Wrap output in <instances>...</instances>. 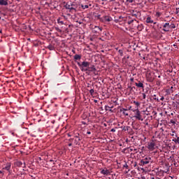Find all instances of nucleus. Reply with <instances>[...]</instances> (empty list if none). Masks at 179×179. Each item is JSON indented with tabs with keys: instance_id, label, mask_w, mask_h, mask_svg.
<instances>
[{
	"instance_id": "nucleus-1",
	"label": "nucleus",
	"mask_w": 179,
	"mask_h": 179,
	"mask_svg": "<svg viewBox=\"0 0 179 179\" xmlns=\"http://www.w3.org/2000/svg\"><path fill=\"white\" fill-rule=\"evenodd\" d=\"M78 66L80 68L82 72H86L85 70L83 69H86L90 66V62H83L82 64L80 62H77Z\"/></svg>"
},
{
	"instance_id": "nucleus-2",
	"label": "nucleus",
	"mask_w": 179,
	"mask_h": 179,
	"mask_svg": "<svg viewBox=\"0 0 179 179\" xmlns=\"http://www.w3.org/2000/svg\"><path fill=\"white\" fill-rule=\"evenodd\" d=\"M134 113V118H136V120H138L139 121H143V118L142 117V115H141V111H139V109L135 110Z\"/></svg>"
},
{
	"instance_id": "nucleus-3",
	"label": "nucleus",
	"mask_w": 179,
	"mask_h": 179,
	"mask_svg": "<svg viewBox=\"0 0 179 179\" xmlns=\"http://www.w3.org/2000/svg\"><path fill=\"white\" fill-rule=\"evenodd\" d=\"M174 92H176V87L174 86H171V87H169V88L166 90L167 95H170L172 93H174Z\"/></svg>"
},
{
	"instance_id": "nucleus-4",
	"label": "nucleus",
	"mask_w": 179,
	"mask_h": 179,
	"mask_svg": "<svg viewBox=\"0 0 179 179\" xmlns=\"http://www.w3.org/2000/svg\"><path fill=\"white\" fill-rule=\"evenodd\" d=\"M83 71H85V72L87 71L88 72H96V69L94 65H92L91 67H90L89 66L88 68H87L86 69H83Z\"/></svg>"
},
{
	"instance_id": "nucleus-5",
	"label": "nucleus",
	"mask_w": 179,
	"mask_h": 179,
	"mask_svg": "<svg viewBox=\"0 0 179 179\" xmlns=\"http://www.w3.org/2000/svg\"><path fill=\"white\" fill-rule=\"evenodd\" d=\"M155 146H156V144L155 143V141H152L150 143H148V148L150 150H155Z\"/></svg>"
},
{
	"instance_id": "nucleus-6",
	"label": "nucleus",
	"mask_w": 179,
	"mask_h": 179,
	"mask_svg": "<svg viewBox=\"0 0 179 179\" xmlns=\"http://www.w3.org/2000/svg\"><path fill=\"white\" fill-rule=\"evenodd\" d=\"M163 31H170V23L166 22L163 26Z\"/></svg>"
},
{
	"instance_id": "nucleus-7",
	"label": "nucleus",
	"mask_w": 179,
	"mask_h": 179,
	"mask_svg": "<svg viewBox=\"0 0 179 179\" xmlns=\"http://www.w3.org/2000/svg\"><path fill=\"white\" fill-rule=\"evenodd\" d=\"M15 166L17 167H26V163L24 162V164L20 161H17L15 162Z\"/></svg>"
},
{
	"instance_id": "nucleus-8",
	"label": "nucleus",
	"mask_w": 179,
	"mask_h": 179,
	"mask_svg": "<svg viewBox=\"0 0 179 179\" xmlns=\"http://www.w3.org/2000/svg\"><path fill=\"white\" fill-rule=\"evenodd\" d=\"M150 158L148 159V158H145L144 159H142L141 161V164H143V166H145V164H149V163L150 162Z\"/></svg>"
},
{
	"instance_id": "nucleus-9",
	"label": "nucleus",
	"mask_w": 179,
	"mask_h": 179,
	"mask_svg": "<svg viewBox=\"0 0 179 179\" xmlns=\"http://www.w3.org/2000/svg\"><path fill=\"white\" fill-rule=\"evenodd\" d=\"M64 8H66V9H69L70 11H71V10H74V12H76V8H73V7H71V4L66 3V4L64 6Z\"/></svg>"
},
{
	"instance_id": "nucleus-10",
	"label": "nucleus",
	"mask_w": 179,
	"mask_h": 179,
	"mask_svg": "<svg viewBox=\"0 0 179 179\" xmlns=\"http://www.w3.org/2000/svg\"><path fill=\"white\" fill-rule=\"evenodd\" d=\"M101 174H103V176H108L110 174V171L108 169H102L101 171Z\"/></svg>"
},
{
	"instance_id": "nucleus-11",
	"label": "nucleus",
	"mask_w": 179,
	"mask_h": 179,
	"mask_svg": "<svg viewBox=\"0 0 179 179\" xmlns=\"http://www.w3.org/2000/svg\"><path fill=\"white\" fill-rule=\"evenodd\" d=\"M120 113H122V114L124 115H127V116H128V115H129V114L128 113V112H127V111H128V109H125V108H121L120 110Z\"/></svg>"
},
{
	"instance_id": "nucleus-12",
	"label": "nucleus",
	"mask_w": 179,
	"mask_h": 179,
	"mask_svg": "<svg viewBox=\"0 0 179 179\" xmlns=\"http://www.w3.org/2000/svg\"><path fill=\"white\" fill-rule=\"evenodd\" d=\"M103 20H105V22H111V20H113V18L110 16H104L103 17Z\"/></svg>"
},
{
	"instance_id": "nucleus-13",
	"label": "nucleus",
	"mask_w": 179,
	"mask_h": 179,
	"mask_svg": "<svg viewBox=\"0 0 179 179\" xmlns=\"http://www.w3.org/2000/svg\"><path fill=\"white\" fill-rule=\"evenodd\" d=\"M10 166H12V164L8 163L6 166L3 168V169L7 170V171H9L10 170Z\"/></svg>"
},
{
	"instance_id": "nucleus-14",
	"label": "nucleus",
	"mask_w": 179,
	"mask_h": 179,
	"mask_svg": "<svg viewBox=\"0 0 179 179\" xmlns=\"http://www.w3.org/2000/svg\"><path fill=\"white\" fill-rule=\"evenodd\" d=\"M0 5L6 6H8V1L6 0H0Z\"/></svg>"
},
{
	"instance_id": "nucleus-15",
	"label": "nucleus",
	"mask_w": 179,
	"mask_h": 179,
	"mask_svg": "<svg viewBox=\"0 0 179 179\" xmlns=\"http://www.w3.org/2000/svg\"><path fill=\"white\" fill-rule=\"evenodd\" d=\"M146 23H154V24H156V22H153V20L150 17H147Z\"/></svg>"
},
{
	"instance_id": "nucleus-16",
	"label": "nucleus",
	"mask_w": 179,
	"mask_h": 179,
	"mask_svg": "<svg viewBox=\"0 0 179 179\" xmlns=\"http://www.w3.org/2000/svg\"><path fill=\"white\" fill-rule=\"evenodd\" d=\"M47 48H48L50 50V51H54V50H55V47H54V45H52L51 44L48 45Z\"/></svg>"
},
{
	"instance_id": "nucleus-17",
	"label": "nucleus",
	"mask_w": 179,
	"mask_h": 179,
	"mask_svg": "<svg viewBox=\"0 0 179 179\" xmlns=\"http://www.w3.org/2000/svg\"><path fill=\"white\" fill-rule=\"evenodd\" d=\"M135 85L136 86H137V87L143 88V83H142L141 81H139L138 83H136Z\"/></svg>"
},
{
	"instance_id": "nucleus-18",
	"label": "nucleus",
	"mask_w": 179,
	"mask_h": 179,
	"mask_svg": "<svg viewBox=\"0 0 179 179\" xmlns=\"http://www.w3.org/2000/svg\"><path fill=\"white\" fill-rule=\"evenodd\" d=\"M75 145H80V143L79 142L80 141V138H75L74 140Z\"/></svg>"
},
{
	"instance_id": "nucleus-19",
	"label": "nucleus",
	"mask_w": 179,
	"mask_h": 179,
	"mask_svg": "<svg viewBox=\"0 0 179 179\" xmlns=\"http://www.w3.org/2000/svg\"><path fill=\"white\" fill-rule=\"evenodd\" d=\"M80 58H82V56L80 55H74V59L78 60V59H80Z\"/></svg>"
},
{
	"instance_id": "nucleus-20",
	"label": "nucleus",
	"mask_w": 179,
	"mask_h": 179,
	"mask_svg": "<svg viewBox=\"0 0 179 179\" xmlns=\"http://www.w3.org/2000/svg\"><path fill=\"white\" fill-rule=\"evenodd\" d=\"M81 8H83V9H88L89 6L88 5H83V4H80Z\"/></svg>"
},
{
	"instance_id": "nucleus-21",
	"label": "nucleus",
	"mask_w": 179,
	"mask_h": 179,
	"mask_svg": "<svg viewBox=\"0 0 179 179\" xmlns=\"http://www.w3.org/2000/svg\"><path fill=\"white\" fill-rule=\"evenodd\" d=\"M108 108H114V106H105L106 111H108Z\"/></svg>"
},
{
	"instance_id": "nucleus-22",
	"label": "nucleus",
	"mask_w": 179,
	"mask_h": 179,
	"mask_svg": "<svg viewBox=\"0 0 179 179\" xmlns=\"http://www.w3.org/2000/svg\"><path fill=\"white\" fill-rule=\"evenodd\" d=\"M57 23L58 24H64V21H61V19L59 18L57 20Z\"/></svg>"
},
{
	"instance_id": "nucleus-23",
	"label": "nucleus",
	"mask_w": 179,
	"mask_h": 179,
	"mask_svg": "<svg viewBox=\"0 0 179 179\" xmlns=\"http://www.w3.org/2000/svg\"><path fill=\"white\" fill-rule=\"evenodd\" d=\"M134 104H135V106H136L137 107H139V106H141V103L136 101H134Z\"/></svg>"
},
{
	"instance_id": "nucleus-24",
	"label": "nucleus",
	"mask_w": 179,
	"mask_h": 179,
	"mask_svg": "<svg viewBox=\"0 0 179 179\" xmlns=\"http://www.w3.org/2000/svg\"><path fill=\"white\" fill-rule=\"evenodd\" d=\"M155 16H157V17H160V16H162V13L157 12L156 14H155Z\"/></svg>"
},
{
	"instance_id": "nucleus-25",
	"label": "nucleus",
	"mask_w": 179,
	"mask_h": 179,
	"mask_svg": "<svg viewBox=\"0 0 179 179\" xmlns=\"http://www.w3.org/2000/svg\"><path fill=\"white\" fill-rule=\"evenodd\" d=\"M55 31H59V33H62V30H61V29L58 28V27H55Z\"/></svg>"
},
{
	"instance_id": "nucleus-26",
	"label": "nucleus",
	"mask_w": 179,
	"mask_h": 179,
	"mask_svg": "<svg viewBox=\"0 0 179 179\" xmlns=\"http://www.w3.org/2000/svg\"><path fill=\"white\" fill-rule=\"evenodd\" d=\"M169 26H170V29H176V24H169Z\"/></svg>"
},
{
	"instance_id": "nucleus-27",
	"label": "nucleus",
	"mask_w": 179,
	"mask_h": 179,
	"mask_svg": "<svg viewBox=\"0 0 179 179\" xmlns=\"http://www.w3.org/2000/svg\"><path fill=\"white\" fill-rule=\"evenodd\" d=\"M119 54H120V55L122 57L124 52L122 51V50H118Z\"/></svg>"
},
{
	"instance_id": "nucleus-28",
	"label": "nucleus",
	"mask_w": 179,
	"mask_h": 179,
	"mask_svg": "<svg viewBox=\"0 0 179 179\" xmlns=\"http://www.w3.org/2000/svg\"><path fill=\"white\" fill-rule=\"evenodd\" d=\"M90 94H91L92 96H93V93H94V89H91V90H90Z\"/></svg>"
},
{
	"instance_id": "nucleus-29",
	"label": "nucleus",
	"mask_w": 179,
	"mask_h": 179,
	"mask_svg": "<svg viewBox=\"0 0 179 179\" xmlns=\"http://www.w3.org/2000/svg\"><path fill=\"white\" fill-rule=\"evenodd\" d=\"M123 167H124V169H129V166L128 164H127V162H125V164L123 165Z\"/></svg>"
},
{
	"instance_id": "nucleus-30",
	"label": "nucleus",
	"mask_w": 179,
	"mask_h": 179,
	"mask_svg": "<svg viewBox=\"0 0 179 179\" xmlns=\"http://www.w3.org/2000/svg\"><path fill=\"white\" fill-rule=\"evenodd\" d=\"M128 129H129V127H128V126L126 127V129H125V127H124L122 128V130H123V131H128Z\"/></svg>"
},
{
	"instance_id": "nucleus-31",
	"label": "nucleus",
	"mask_w": 179,
	"mask_h": 179,
	"mask_svg": "<svg viewBox=\"0 0 179 179\" xmlns=\"http://www.w3.org/2000/svg\"><path fill=\"white\" fill-rule=\"evenodd\" d=\"M141 94L143 96V99L145 100V99H146V94L145 93H142Z\"/></svg>"
},
{
	"instance_id": "nucleus-32",
	"label": "nucleus",
	"mask_w": 179,
	"mask_h": 179,
	"mask_svg": "<svg viewBox=\"0 0 179 179\" xmlns=\"http://www.w3.org/2000/svg\"><path fill=\"white\" fill-rule=\"evenodd\" d=\"M170 123L175 124H176V121H174L173 120H170Z\"/></svg>"
},
{
	"instance_id": "nucleus-33",
	"label": "nucleus",
	"mask_w": 179,
	"mask_h": 179,
	"mask_svg": "<svg viewBox=\"0 0 179 179\" xmlns=\"http://www.w3.org/2000/svg\"><path fill=\"white\" fill-rule=\"evenodd\" d=\"M131 23H134V20H131L128 21L129 24H131Z\"/></svg>"
},
{
	"instance_id": "nucleus-34",
	"label": "nucleus",
	"mask_w": 179,
	"mask_h": 179,
	"mask_svg": "<svg viewBox=\"0 0 179 179\" xmlns=\"http://www.w3.org/2000/svg\"><path fill=\"white\" fill-rule=\"evenodd\" d=\"M127 2H129V3H132L134 2V0H126Z\"/></svg>"
},
{
	"instance_id": "nucleus-35",
	"label": "nucleus",
	"mask_w": 179,
	"mask_h": 179,
	"mask_svg": "<svg viewBox=\"0 0 179 179\" xmlns=\"http://www.w3.org/2000/svg\"><path fill=\"white\" fill-rule=\"evenodd\" d=\"M108 111H110V113H114V110H113V109L111 108H108Z\"/></svg>"
},
{
	"instance_id": "nucleus-36",
	"label": "nucleus",
	"mask_w": 179,
	"mask_h": 179,
	"mask_svg": "<svg viewBox=\"0 0 179 179\" xmlns=\"http://www.w3.org/2000/svg\"><path fill=\"white\" fill-rule=\"evenodd\" d=\"M129 88L131 89V90H135V87H129Z\"/></svg>"
},
{
	"instance_id": "nucleus-37",
	"label": "nucleus",
	"mask_w": 179,
	"mask_h": 179,
	"mask_svg": "<svg viewBox=\"0 0 179 179\" xmlns=\"http://www.w3.org/2000/svg\"><path fill=\"white\" fill-rule=\"evenodd\" d=\"M110 132H115V129H111Z\"/></svg>"
},
{
	"instance_id": "nucleus-38",
	"label": "nucleus",
	"mask_w": 179,
	"mask_h": 179,
	"mask_svg": "<svg viewBox=\"0 0 179 179\" xmlns=\"http://www.w3.org/2000/svg\"><path fill=\"white\" fill-rule=\"evenodd\" d=\"M75 139H78V138H80V137H79V136H75Z\"/></svg>"
},
{
	"instance_id": "nucleus-39",
	"label": "nucleus",
	"mask_w": 179,
	"mask_h": 179,
	"mask_svg": "<svg viewBox=\"0 0 179 179\" xmlns=\"http://www.w3.org/2000/svg\"><path fill=\"white\" fill-rule=\"evenodd\" d=\"M160 100H161L162 101H163V100H164V96H162V97L160 99Z\"/></svg>"
},
{
	"instance_id": "nucleus-40",
	"label": "nucleus",
	"mask_w": 179,
	"mask_h": 179,
	"mask_svg": "<svg viewBox=\"0 0 179 179\" xmlns=\"http://www.w3.org/2000/svg\"><path fill=\"white\" fill-rule=\"evenodd\" d=\"M75 138H70L69 141V142H72V141H73Z\"/></svg>"
},
{
	"instance_id": "nucleus-41",
	"label": "nucleus",
	"mask_w": 179,
	"mask_h": 179,
	"mask_svg": "<svg viewBox=\"0 0 179 179\" xmlns=\"http://www.w3.org/2000/svg\"><path fill=\"white\" fill-rule=\"evenodd\" d=\"M70 6L73 8V6H75V4L71 3V4H70Z\"/></svg>"
},
{
	"instance_id": "nucleus-42",
	"label": "nucleus",
	"mask_w": 179,
	"mask_h": 179,
	"mask_svg": "<svg viewBox=\"0 0 179 179\" xmlns=\"http://www.w3.org/2000/svg\"><path fill=\"white\" fill-rule=\"evenodd\" d=\"M131 82H134V78H130Z\"/></svg>"
},
{
	"instance_id": "nucleus-43",
	"label": "nucleus",
	"mask_w": 179,
	"mask_h": 179,
	"mask_svg": "<svg viewBox=\"0 0 179 179\" xmlns=\"http://www.w3.org/2000/svg\"><path fill=\"white\" fill-rule=\"evenodd\" d=\"M97 28L101 31L102 29L101 27H97Z\"/></svg>"
},
{
	"instance_id": "nucleus-44",
	"label": "nucleus",
	"mask_w": 179,
	"mask_h": 179,
	"mask_svg": "<svg viewBox=\"0 0 179 179\" xmlns=\"http://www.w3.org/2000/svg\"><path fill=\"white\" fill-rule=\"evenodd\" d=\"M155 100H157V101H160L157 98H155Z\"/></svg>"
},
{
	"instance_id": "nucleus-45",
	"label": "nucleus",
	"mask_w": 179,
	"mask_h": 179,
	"mask_svg": "<svg viewBox=\"0 0 179 179\" xmlns=\"http://www.w3.org/2000/svg\"><path fill=\"white\" fill-rule=\"evenodd\" d=\"M87 134L88 135H90L92 133H91L90 131H87Z\"/></svg>"
},
{
	"instance_id": "nucleus-46",
	"label": "nucleus",
	"mask_w": 179,
	"mask_h": 179,
	"mask_svg": "<svg viewBox=\"0 0 179 179\" xmlns=\"http://www.w3.org/2000/svg\"><path fill=\"white\" fill-rule=\"evenodd\" d=\"M69 146H72V143H70L69 144Z\"/></svg>"
},
{
	"instance_id": "nucleus-47",
	"label": "nucleus",
	"mask_w": 179,
	"mask_h": 179,
	"mask_svg": "<svg viewBox=\"0 0 179 179\" xmlns=\"http://www.w3.org/2000/svg\"><path fill=\"white\" fill-rule=\"evenodd\" d=\"M171 136H175L174 134H171Z\"/></svg>"
},
{
	"instance_id": "nucleus-48",
	"label": "nucleus",
	"mask_w": 179,
	"mask_h": 179,
	"mask_svg": "<svg viewBox=\"0 0 179 179\" xmlns=\"http://www.w3.org/2000/svg\"><path fill=\"white\" fill-rule=\"evenodd\" d=\"M87 87H90V84H88V85H87Z\"/></svg>"
},
{
	"instance_id": "nucleus-49",
	"label": "nucleus",
	"mask_w": 179,
	"mask_h": 179,
	"mask_svg": "<svg viewBox=\"0 0 179 179\" xmlns=\"http://www.w3.org/2000/svg\"><path fill=\"white\" fill-rule=\"evenodd\" d=\"M94 103H97V100H94Z\"/></svg>"
},
{
	"instance_id": "nucleus-50",
	"label": "nucleus",
	"mask_w": 179,
	"mask_h": 179,
	"mask_svg": "<svg viewBox=\"0 0 179 179\" xmlns=\"http://www.w3.org/2000/svg\"><path fill=\"white\" fill-rule=\"evenodd\" d=\"M50 162H54V160H52V159H50Z\"/></svg>"
},
{
	"instance_id": "nucleus-51",
	"label": "nucleus",
	"mask_w": 179,
	"mask_h": 179,
	"mask_svg": "<svg viewBox=\"0 0 179 179\" xmlns=\"http://www.w3.org/2000/svg\"><path fill=\"white\" fill-rule=\"evenodd\" d=\"M68 136H71V134H68Z\"/></svg>"
},
{
	"instance_id": "nucleus-52",
	"label": "nucleus",
	"mask_w": 179,
	"mask_h": 179,
	"mask_svg": "<svg viewBox=\"0 0 179 179\" xmlns=\"http://www.w3.org/2000/svg\"><path fill=\"white\" fill-rule=\"evenodd\" d=\"M0 174H2V171H0Z\"/></svg>"
},
{
	"instance_id": "nucleus-53",
	"label": "nucleus",
	"mask_w": 179,
	"mask_h": 179,
	"mask_svg": "<svg viewBox=\"0 0 179 179\" xmlns=\"http://www.w3.org/2000/svg\"><path fill=\"white\" fill-rule=\"evenodd\" d=\"M0 33H2V30H0Z\"/></svg>"
},
{
	"instance_id": "nucleus-54",
	"label": "nucleus",
	"mask_w": 179,
	"mask_h": 179,
	"mask_svg": "<svg viewBox=\"0 0 179 179\" xmlns=\"http://www.w3.org/2000/svg\"><path fill=\"white\" fill-rule=\"evenodd\" d=\"M101 110H103V107H101Z\"/></svg>"
},
{
	"instance_id": "nucleus-55",
	"label": "nucleus",
	"mask_w": 179,
	"mask_h": 179,
	"mask_svg": "<svg viewBox=\"0 0 179 179\" xmlns=\"http://www.w3.org/2000/svg\"><path fill=\"white\" fill-rule=\"evenodd\" d=\"M142 178H143V179H145V177H143Z\"/></svg>"
},
{
	"instance_id": "nucleus-56",
	"label": "nucleus",
	"mask_w": 179,
	"mask_h": 179,
	"mask_svg": "<svg viewBox=\"0 0 179 179\" xmlns=\"http://www.w3.org/2000/svg\"><path fill=\"white\" fill-rule=\"evenodd\" d=\"M151 179H155V178H151Z\"/></svg>"
},
{
	"instance_id": "nucleus-57",
	"label": "nucleus",
	"mask_w": 179,
	"mask_h": 179,
	"mask_svg": "<svg viewBox=\"0 0 179 179\" xmlns=\"http://www.w3.org/2000/svg\"><path fill=\"white\" fill-rule=\"evenodd\" d=\"M90 6H92V4H90Z\"/></svg>"
},
{
	"instance_id": "nucleus-58",
	"label": "nucleus",
	"mask_w": 179,
	"mask_h": 179,
	"mask_svg": "<svg viewBox=\"0 0 179 179\" xmlns=\"http://www.w3.org/2000/svg\"><path fill=\"white\" fill-rule=\"evenodd\" d=\"M28 41H30V39H28Z\"/></svg>"
},
{
	"instance_id": "nucleus-59",
	"label": "nucleus",
	"mask_w": 179,
	"mask_h": 179,
	"mask_svg": "<svg viewBox=\"0 0 179 179\" xmlns=\"http://www.w3.org/2000/svg\"><path fill=\"white\" fill-rule=\"evenodd\" d=\"M176 131H173V134H174Z\"/></svg>"
},
{
	"instance_id": "nucleus-60",
	"label": "nucleus",
	"mask_w": 179,
	"mask_h": 179,
	"mask_svg": "<svg viewBox=\"0 0 179 179\" xmlns=\"http://www.w3.org/2000/svg\"><path fill=\"white\" fill-rule=\"evenodd\" d=\"M40 160H41V158H39Z\"/></svg>"
},
{
	"instance_id": "nucleus-61",
	"label": "nucleus",
	"mask_w": 179,
	"mask_h": 179,
	"mask_svg": "<svg viewBox=\"0 0 179 179\" xmlns=\"http://www.w3.org/2000/svg\"><path fill=\"white\" fill-rule=\"evenodd\" d=\"M102 1H107V0H102Z\"/></svg>"
},
{
	"instance_id": "nucleus-62",
	"label": "nucleus",
	"mask_w": 179,
	"mask_h": 179,
	"mask_svg": "<svg viewBox=\"0 0 179 179\" xmlns=\"http://www.w3.org/2000/svg\"><path fill=\"white\" fill-rule=\"evenodd\" d=\"M104 126L106 127V124H104Z\"/></svg>"
},
{
	"instance_id": "nucleus-63",
	"label": "nucleus",
	"mask_w": 179,
	"mask_h": 179,
	"mask_svg": "<svg viewBox=\"0 0 179 179\" xmlns=\"http://www.w3.org/2000/svg\"><path fill=\"white\" fill-rule=\"evenodd\" d=\"M0 19H1V17H0Z\"/></svg>"
}]
</instances>
